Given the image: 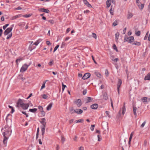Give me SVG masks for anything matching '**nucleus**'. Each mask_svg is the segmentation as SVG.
I'll use <instances>...</instances> for the list:
<instances>
[{
	"label": "nucleus",
	"mask_w": 150,
	"mask_h": 150,
	"mask_svg": "<svg viewBox=\"0 0 150 150\" xmlns=\"http://www.w3.org/2000/svg\"><path fill=\"white\" fill-rule=\"evenodd\" d=\"M1 131L3 132V135L4 138L3 142L5 146H6L7 140L11 134V129L8 125H6L4 128L1 129Z\"/></svg>",
	"instance_id": "nucleus-1"
},
{
	"label": "nucleus",
	"mask_w": 150,
	"mask_h": 150,
	"mask_svg": "<svg viewBox=\"0 0 150 150\" xmlns=\"http://www.w3.org/2000/svg\"><path fill=\"white\" fill-rule=\"evenodd\" d=\"M40 122L42 125L41 127V128L42 135V139H43L44 138V135L45 131L46 122V120L44 118L41 119Z\"/></svg>",
	"instance_id": "nucleus-2"
},
{
	"label": "nucleus",
	"mask_w": 150,
	"mask_h": 150,
	"mask_svg": "<svg viewBox=\"0 0 150 150\" xmlns=\"http://www.w3.org/2000/svg\"><path fill=\"white\" fill-rule=\"evenodd\" d=\"M134 38L133 36H130L127 37L126 36L125 37L124 42H127L129 43H132L134 41Z\"/></svg>",
	"instance_id": "nucleus-3"
},
{
	"label": "nucleus",
	"mask_w": 150,
	"mask_h": 150,
	"mask_svg": "<svg viewBox=\"0 0 150 150\" xmlns=\"http://www.w3.org/2000/svg\"><path fill=\"white\" fill-rule=\"evenodd\" d=\"M29 67V65L26 64H24L21 67L20 69V72H23L26 71Z\"/></svg>",
	"instance_id": "nucleus-4"
},
{
	"label": "nucleus",
	"mask_w": 150,
	"mask_h": 150,
	"mask_svg": "<svg viewBox=\"0 0 150 150\" xmlns=\"http://www.w3.org/2000/svg\"><path fill=\"white\" fill-rule=\"evenodd\" d=\"M122 81L120 79H119L118 80V83L117 84V90L118 94H120V88L122 84Z\"/></svg>",
	"instance_id": "nucleus-5"
},
{
	"label": "nucleus",
	"mask_w": 150,
	"mask_h": 150,
	"mask_svg": "<svg viewBox=\"0 0 150 150\" xmlns=\"http://www.w3.org/2000/svg\"><path fill=\"white\" fill-rule=\"evenodd\" d=\"M24 104L23 100L21 99H19L18 100L16 105L17 107H21V106Z\"/></svg>",
	"instance_id": "nucleus-6"
},
{
	"label": "nucleus",
	"mask_w": 150,
	"mask_h": 150,
	"mask_svg": "<svg viewBox=\"0 0 150 150\" xmlns=\"http://www.w3.org/2000/svg\"><path fill=\"white\" fill-rule=\"evenodd\" d=\"M12 28L10 27L8 28L4 31V33L5 35H6L9 33L12 30Z\"/></svg>",
	"instance_id": "nucleus-7"
},
{
	"label": "nucleus",
	"mask_w": 150,
	"mask_h": 150,
	"mask_svg": "<svg viewBox=\"0 0 150 150\" xmlns=\"http://www.w3.org/2000/svg\"><path fill=\"white\" fill-rule=\"evenodd\" d=\"M91 74L90 73H87L84 74L82 77V79L84 80L90 77Z\"/></svg>",
	"instance_id": "nucleus-8"
},
{
	"label": "nucleus",
	"mask_w": 150,
	"mask_h": 150,
	"mask_svg": "<svg viewBox=\"0 0 150 150\" xmlns=\"http://www.w3.org/2000/svg\"><path fill=\"white\" fill-rule=\"evenodd\" d=\"M126 111V108H125V106L124 105L123 107L122 108V109H121L120 111H119V114H120L121 112V111L122 112V114L123 115H124L125 113V112Z\"/></svg>",
	"instance_id": "nucleus-9"
},
{
	"label": "nucleus",
	"mask_w": 150,
	"mask_h": 150,
	"mask_svg": "<svg viewBox=\"0 0 150 150\" xmlns=\"http://www.w3.org/2000/svg\"><path fill=\"white\" fill-rule=\"evenodd\" d=\"M29 105V104H28L24 103L21 107L23 109L26 110L28 109Z\"/></svg>",
	"instance_id": "nucleus-10"
},
{
	"label": "nucleus",
	"mask_w": 150,
	"mask_h": 150,
	"mask_svg": "<svg viewBox=\"0 0 150 150\" xmlns=\"http://www.w3.org/2000/svg\"><path fill=\"white\" fill-rule=\"evenodd\" d=\"M76 104L78 107L82 105L81 100L80 99H78L75 101Z\"/></svg>",
	"instance_id": "nucleus-11"
},
{
	"label": "nucleus",
	"mask_w": 150,
	"mask_h": 150,
	"mask_svg": "<svg viewBox=\"0 0 150 150\" xmlns=\"http://www.w3.org/2000/svg\"><path fill=\"white\" fill-rule=\"evenodd\" d=\"M98 105L97 104H94L91 106V108L93 109H96L98 107Z\"/></svg>",
	"instance_id": "nucleus-12"
},
{
	"label": "nucleus",
	"mask_w": 150,
	"mask_h": 150,
	"mask_svg": "<svg viewBox=\"0 0 150 150\" xmlns=\"http://www.w3.org/2000/svg\"><path fill=\"white\" fill-rule=\"evenodd\" d=\"M74 112L77 114H81L83 112V110L81 109H77L74 110Z\"/></svg>",
	"instance_id": "nucleus-13"
},
{
	"label": "nucleus",
	"mask_w": 150,
	"mask_h": 150,
	"mask_svg": "<svg viewBox=\"0 0 150 150\" xmlns=\"http://www.w3.org/2000/svg\"><path fill=\"white\" fill-rule=\"evenodd\" d=\"M144 80H150V72L147 75L145 76Z\"/></svg>",
	"instance_id": "nucleus-14"
},
{
	"label": "nucleus",
	"mask_w": 150,
	"mask_h": 150,
	"mask_svg": "<svg viewBox=\"0 0 150 150\" xmlns=\"http://www.w3.org/2000/svg\"><path fill=\"white\" fill-rule=\"evenodd\" d=\"M83 2L85 4H86L88 7L90 8L92 7V6L86 0H84Z\"/></svg>",
	"instance_id": "nucleus-15"
},
{
	"label": "nucleus",
	"mask_w": 150,
	"mask_h": 150,
	"mask_svg": "<svg viewBox=\"0 0 150 150\" xmlns=\"http://www.w3.org/2000/svg\"><path fill=\"white\" fill-rule=\"evenodd\" d=\"M133 16V15L132 13L130 12H128V14L127 15V17L128 19H129L131 18Z\"/></svg>",
	"instance_id": "nucleus-16"
},
{
	"label": "nucleus",
	"mask_w": 150,
	"mask_h": 150,
	"mask_svg": "<svg viewBox=\"0 0 150 150\" xmlns=\"http://www.w3.org/2000/svg\"><path fill=\"white\" fill-rule=\"evenodd\" d=\"M52 105L53 103H50L47 106V110L48 111L50 110L52 107Z\"/></svg>",
	"instance_id": "nucleus-17"
},
{
	"label": "nucleus",
	"mask_w": 150,
	"mask_h": 150,
	"mask_svg": "<svg viewBox=\"0 0 150 150\" xmlns=\"http://www.w3.org/2000/svg\"><path fill=\"white\" fill-rule=\"evenodd\" d=\"M42 41V40L41 39H39L35 43H34L33 44V45H34L36 46H37Z\"/></svg>",
	"instance_id": "nucleus-18"
},
{
	"label": "nucleus",
	"mask_w": 150,
	"mask_h": 150,
	"mask_svg": "<svg viewBox=\"0 0 150 150\" xmlns=\"http://www.w3.org/2000/svg\"><path fill=\"white\" fill-rule=\"evenodd\" d=\"M120 34L119 32L116 33L115 34V39L116 41L117 42L118 39V37Z\"/></svg>",
	"instance_id": "nucleus-19"
},
{
	"label": "nucleus",
	"mask_w": 150,
	"mask_h": 150,
	"mask_svg": "<svg viewBox=\"0 0 150 150\" xmlns=\"http://www.w3.org/2000/svg\"><path fill=\"white\" fill-rule=\"evenodd\" d=\"M95 74L99 78H101V74L98 72L96 71L94 72Z\"/></svg>",
	"instance_id": "nucleus-20"
},
{
	"label": "nucleus",
	"mask_w": 150,
	"mask_h": 150,
	"mask_svg": "<svg viewBox=\"0 0 150 150\" xmlns=\"http://www.w3.org/2000/svg\"><path fill=\"white\" fill-rule=\"evenodd\" d=\"M111 0H108L106 2V4L107 5L108 8H109L111 5Z\"/></svg>",
	"instance_id": "nucleus-21"
},
{
	"label": "nucleus",
	"mask_w": 150,
	"mask_h": 150,
	"mask_svg": "<svg viewBox=\"0 0 150 150\" xmlns=\"http://www.w3.org/2000/svg\"><path fill=\"white\" fill-rule=\"evenodd\" d=\"M21 16V15L19 14L18 15H16L15 16H13L11 18V19L12 20H14L20 17Z\"/></svg>",
	"instance_id": "nucleus-22"
},
{
	"label": "nucleus",
	"mask_w": 150,
	"mask_h": 150,
	"mask_svg": "<svg viewBox=\"0 0 150 150\" xmlns=\"http://www.w3.org/2000/svg\"><path fill=\"white\" fill-rule=\"evenodd\" d=\"M40 11L46 13H48L49 12V11L48 10L44 8L40 9Z\"/></svg>",
	"instance_id": "nucleus-23"
},
{
	"label": "nucleus",
	"mask_w": 150,
	"mask_h": 150,
	"mask_svg": "<svg viewBox=\"0 0 150 150\" xmlns=\"http://www.w3.org/2000/svg\"><path fill=\"white\" fill-rule=\"evenodd\" d=\"M133 108L134 114V115L136 116L137 115H136V111H137V108L136 107L134 106H133Z\"/></svg>",
	"instance_id": "nucleus-24"
},
{
	"label": "nucleus",
	"mask_w": 150,
	"mask_h": 150,
	"mask_svg": "<svg viewBox=\"0 0 150 150\" xmlns=\"http://www.w3.org/2000/svg\"><path fill=\"white\" fill-rule=\"evenodd\" d=\"M103 98L104 99L106 100L108 99L107 94L106 93H105L103 95Z\"/></svg>",
	"instance_id": "nucleus-25"
},
{
	"label": "nucleus",
	"mask_w": 150,
	"mask_h": 150,
	"mask_svg": "<svg viewBox=\"0 0 150 150\" xmlns=\"http://www.w3.org/2000/svg\"><path fill=\"white\" fill-rule=\"evenodd\" d=\"M93 100V99L90 97H88L86 99V103H88L91 101Z\"/></svg>",
	"instance_id": "nucleus-26"
},
{
	"label": "nucleus",
	"mask_w": 150,
	"mask_h": 150,
	"mask_svg": "<svg viewBox=\"0 0 150 150\" xmlns=\"http://www.w3.org/2000/svg\"><path fill=\"white\" fill-rule=\"evenodd\" d=\"M37 110V108L30 109H29V111L35 113Z\"/></svg>",
	"instance_id": "nucleus-27"
},
{
	"label": "nucleus",
	"mask_w": 150,
	"mask_h": 150,
	"mask_svg": "<svg viewBox=\"0 0 150 150\" xmlns=\"http://www.w3.org/2000/svg\"><path fill=\"white\" fill-rule=\"evenodd\" d=\"M23 59V58H19L16 60V62L17 65L18 64V62H20Z\"/></svg>",
	"instance_id": "nucleus-28"
},
{
	"label": "nucleus",
	"mask_w": 150,
	"mask_h": 150,
	"mask_svg": "<svg viewBox=\"0 0 150 150\" xmlns=\"http://www.w3.org/2000/svg\"><path fill=\"white\" fill-rule=\"evenodd\" d=\"M11 115L10 114H8L6 116V121H7L8 119H11Z\"/></svg>",
	"instance_id": "nucleus-29"
},
{
	"label": "nucleus",
	"mask_w": 150,
	"mask_h": 150,
	"mask_svg": "<svg viewBox=\"0 0 150 150\" xmlns=\"http://www.w3.org/2000/svg\"><path fill=\"white\" fill-rule=\"evenodd\" d=\"M83 121V120L82 119H80L78 120H76L75 122L76 123H78L79 122H81Z\"/></svg>",
	"instance_id": "nucleus-30"
},
{
	"label": "nucleus",
	"mask_w": 150,
	"mask_h": 150,
	"mask_svg": "<svg viewBox=\"0 0 150 150\" xmlns=\"http://www.w3.org/2000/svg\"><path fill=\"white\" fill-rule=\"evenodd\" d=\"M31 15H32L31 14H26V15H23V17L26 18H28V17H30Z\"/></svg>",
	"instance_id": "nucleus-31"
},
{
	"label": "nucleus",
	"mask_w": 150,
	"mask_h": 150,
	"mask_svg": "<svg viewBox=\"0 0 150 150\" xmlns=\"http://www.w3.org/2000/svg\"><path fill=\"white\" fill-rule=\"evenodd\" d=\"M45 82H43L42 83V85L41 86V88L40 89V90L41 91L42 89L44 88L45 87Z\"/></svg>",
	"instance_id": "nucleus-32"
},
{
	"label": "nucleus",
	"mask_w": 150,
	"mask_h": 150,
	"mask_svg": "<svg viewBox=\"0 0 150 150\" xmlns=\"http://www.w3.org/2000/svg\"><path fill=\"white\" fill-rule=\"evenodd\" d=\"M147 98L146 97H144L142 99V100L143 102H146L147 100Z\"/></svg>",
	"instance_id": "nucleus-33"
},
{
	"label": "nucleus",
	"mask_w": 150,
	"mask_h": 150,
	"mask_svg": "<svg viewBox=\"0 0 150 150\" xmlns=\"http://www.w3.org/2000/svg\"><path fill=\"white\" fill-rule=\"evenodd\" d=\"M132 44L139 46L141 44L139 42H134Z\"/></svg>",
	"instance_id": "nucleus-34"
},
{
	"label": "nucleus",
	"mask_w": 150,
	"mask_h": 150,
	"mask_svg": "<svg viewBox=\"0 0 150 150\" xmlns=\"http://www.w3.org/2000/svg\"><path fill=\"white\" fill-rule=\"evenodd\" d=\"M110 13L112 15H113V10L112 9V6H111V8L110 9Z\"/></svg>",
	"instance_id": "nucleus-35"
},
{
	"label": "nucleus",
	"mask_w": 150,
	"mask_h": 150,
	"mask_svg": "<svg viewBox=\"0 0 150 150\" xmlns=\"http://www.w3.org/2000/svg\"><path fill=\"white\" fill-rule=\"evenodd\" d=\"M113 49L115 50L116 51H118V50L117 49L116 45L115 44H114L113 45Z\"/></svg>",
	"instance_id": "nucleus-36"
},
{
	"label": "nucleus",
	"mask_w": 150,
	"mask_h": 150,
	"mask_svg": "<svg viewBox=\"0 0 150 150\" xmlns=\"http://www.w3.org/2000/svg\"><path fill=\"white\" fill-rule=\"evenodd\" d=\"M141 32L139 31H138L135 33V34L136 35L139 36L140 35Z\"/></svg>",
	"instance_id": "nucleus-37"
},
{
	"label": "nucleus",
	"mask_w": 150,
	"mask_h": 150,
	"mask_svg": "<svg viewBox=\"0 0 150 150\" xmlns=\"http://www.w3.org/2000/svg\"><path fill=\"white\" fill-rule=\"evenodd\" d=\"M59 47V45H57L54 48L53 52H54L57 49V48Z\"/></svg>",
	"instance_id": "nucleus-38"
},
{
	"label": "nucleus",
	"mask_w": 150,
	"mask_h": 150,
	"mask_svg": "<svg viewBox=\"0 0 150 150\" xmlns=\"http://www.w3.org/2000/svg\"><path fill=\"white\" fill-rule=\"evenodd\" d=\"M144 4H141L140 6V7H139V8L140 9H142L144 7Z\"/></svg>",
	"instance_id": "nucleus-39"
},
{
	"label": "nucleus",
	"mask_w": 150,
	"mask_h": 150,
	"mask_svg": "<svg viewBox=\"0 0 150 150\" xmlns=\"http://www.w3.org/2000/svg\"><path fill=\"white\" fill-rule=\"evenodd\" d=\"M12 35V33H11L9 34L7 36L6 38V39H8L10 38H11Z\"/></svg>",
	"instance_id": "nucleus-40"
},
{
	"label": "nucleus",
	"mask_w": 150,
	"mask_h": 150,
	"mask_svg": "<svg viewBox=\"0 0 150 150\" xmlns=\"http://www.w3.org/2000/svg\"><path fill=\"white\" fill-rule=\"evenodd\" d=\"M8 25H9L8 24H6L5 25H4L3 27V28L4 29V30H5L6 29V28Z\"/></svg>",
	"instance_id": "nucleus-41"
},
{
	"label": "nucleus",
	"mask_w": 150,
	"mask_h": 150,
	"mask_svg": "<svg viewBox=\"0 0 150 150\" xmlns=\"http://www.w3.org/2000/svg\"><path fill=\"white\" fill-rule=\"evenodd\" d=\"M105 73L106 76H108L109 74L108 72L107 69H106L105 71Z\"/></svg>",
	"instance_id": "nucleus-42"
},
{
	"label": "nucleus",
	"mask_w": 150,
	"mask_h": 150,
	"mask_svg": "<svg viewBox=\"0 0 150 150\" xmlns=\"http://www.w3.org/2000/svg\"><path fill=\"white\" fill-rule=\"evenodd\" d=\"M61 141H62L63 143H64V142L65 141V138L63 136L61 137Z\"/></svg>",
	"instance_id": "nucleus-43"
},
{
	"label": "nucleus",
	"mask_w": 150,
	"mask_h": 150,
	"mask_svg": "<svg viewBox=\"0 0 150 150\" xmlns=\"http://www.w3.org/2000/svg\"><path fill=\"white\" fill-rule=\"evenodd\" d=\"M105 113L107 115V116H108L109 118L110 117V116L109 115V112L108 111H106L105 112Z\"/></svg>",
	"instance_id": "nucleus-44"
},
{
	"label": "nucleus",
	"mask_w": 150,
	"mask_h": 150,
	"mask_svg": "<svg viewBox=\"0 0 150 150\" xmlns=\"http://www.w3.org/2000/svg\"><path fill=\"white\" fill-rule=\"evenodd\" d=\"M148 33H149V32H147V33H146V34L145 36V37L144 38V40H146L147 39V37L148 35Z\"/></svg>",
	"instance_id": "nucleus-45"
},
{
	"label": "nucleus",
	"mask_w": 150,
	"mask_h": 150,
	"mask_svg": "<svg viewBox=\"0 0 150 150\" xmlns=\"http://www.w3.org/2000/svg\"><path fill=\"white\" fill-rule=\"evenodd\" d=\"M92 36L95 39H96L97 37L96 34L95 33H93L92 34Z\"/></svg>",
	"instance_id": "nucleus-46"
},
{
	"label": "nucleus",
	"mask_w": 150,
	"mask_h": 150,
	"mask_svg": "<svg viewBox=\"0 0 150 150\" xmlns=\"http://www.w3.org/2000/svg\"><path fill=\"white\" fill-rule=\"evenodd\" d=\"M146 123V122L145 121H144L142 124L141 125V127L142 128L145 125Z\"/></svg>",
	"instance_id": "nucleus-47"
},
{
	"label": "nucleus",
	"mask_w": 150,
	"mask_h": 150,
	"mask_svg": "<svg viewBox=\"0 0 150 150\" xmlns=\"http://www.w3.org/2000/svg\"><path fill=\"white\" fill-rule=\"evenodd\" d=\"M48 21L51 24H54V21L52 20H50Z\"/></svg>",
	"instance_id": "nucleus-48"
},
{
	"label": "nucleus",
	"mask_w": 150,
	"mask_h": 150,
	"mask_svg": "<svg viewBox=\"0 0 150 150\" xmlns=\"http://www.w3.org/2000/svg\"><path fill=\"white\" fill-rule=\"evenodd\" d=\"M95 127L94 125H92L91 127V131H93L94 129V127Z\"/></svg>",
	"instance_id": "nucleus-49"
},
{
	"label": "nucleus",
	"mask_w": 150,
	"mask_h": 150,
	"mask_svg": "<svg viewBox=\"0 0 150 150\" xmlns=\"http://www.w3.org/2000/svg\"><path fill=\"white\" fill-rule=\"evenodd\" d=\"M38 109L40 110V111L43 110L42 107L41 106H38Z\"/></svg>",
	"instance_id": "nucleus-50"
},
{
	"label": "nucleus",
	"mask_w": 150,
	"mask_h": 150,
	"mask_svg": "<svg viewBox=\"0 0 150 150\" xmlns=\"http://www.w3.org/2000/svg\"><path fill=\"white\" fill-rule=\"evenodd\" d=\"M41 112V114L42 116H44L45 115V112L43 111V110H42V111H40Z\"/></svg>",
	"instance_id": "nucleus-51"
},
{
	"label": "nucleus",
	"mask_w": 150,
	"mask_h": 150,
	"mask_svg": "<svg viewBox=\"0 0 150 150\" xmlns=\"http://www.w3.org/2000/svg\"><path fill=\"white\" fill-rule=\"evenodd\" d=\"M100 136L99 135H97L98 139V141H100L102 139L101 138H100Z\"/></svg>",
	"instance_id": "nucleus-52"
},
{
	"label": "nucleus",
	"mask_w": 150,
	"mask_h": 150,
	"mask_svg": "<svg viewBox=\"0 0 150 150\" xmlns=\"http://www.w3.org/2000/svg\"><path fill=\"white\" fill-rule=\"evenodd\" d=\"M117 25V22L116 21H114L113 23V25L114 26H115Z\"/></svg>",
	"instance_id": "nucleus-53"
},
{
	"label": "nucleus",
	"mask_w": 150,
	"mask_h": 150,
	"mask_svg": "<svg viewBox=\"0 0 150 150\" xmlns=\"http://www.w3.org/2000/svg\"><path fill=\"white\" fill-rule=\"evenodd\" d=\"M47 96L46 94H44L42 96V98L44 99H46L47 98Z\"/></svg>",
	"instance_id": "nucleus-54"
},
{
	"label": "nucleus",
	"mask_w": 150,
	"mask_h": 150,
	"mask_svg": "<svg viewBox=\"0 0 150 150\" xmlns=\"http://www.w3.org/2000/svg\"><path fill=\"white\" fill-rule=\"evenodd\" d=\"M87 92V91L86 89H85L83 90V95H85Z\"/></svg>",
	"instance_id": "nucleus-55"
},
{
	"label": "nucleus",
	"mask_w": 150,
	"mask_h": 150,
	"mask_svg": "<svg viewBox=\"0 0 150 150\" xmlns=\"http://www.w3.org/2000/svg\"><path fill=\"white\" fill-rule=\"evenodd\" d=\"M22 112L23 114L25 115L26 117H28V115L26 114V112H25L22 111Z\"/></svg>",
	"instance_id": "nucleus-56"
},
{
	"label": "nucleus",
	"mask_w": 150,
	"mask_h": 150,
	"mask_svg": "<svg viewBox=\"0 0 150 150\" xmlns=\"http://www.w3.org/2000/svg\"><path fill=\"white\" fill-rule=\"evenodd\" d=\"M132 137H130L129 138V141H128V144L129 145L130 144V142H131V140L132 139Z\"/></svg>",
	"instance_id": "nucleus-57"
},
{
	"label": "nucleus",
	"mask_w": 150,
	"mask_h": 150,
	"mask_svg": "<svg viewBox=\"0 0 150 150\" xmlns=\"http://www.w3.org/2000/svg\"><path fill=\"white\" fill-rule=\"evenodd\" d=\"M46 44L48 45H50L51 44L50 42L49 41H46Z\"/></svg>",
	"instance_id": "nucleus-58"
},
{
	"label": "nucleus",
	"mask_w": 150,
	"mask_h": 150,
	"mask_svg": "<svg viewBox=\"0 0 150 150\" xmlns=\"http://www.w3.org/2000/svg\"><path fill=\"white\" fill-rule=\"evenodd\" d=\"M65 45V43L64 42H62V45L61 46V48H62L63 47V46H64Z\"/></svg>",
	"instance_id": "nucleus-59"
},
{
	"label": "nucleus",
	"mask_w": 150,
	"mask_h": 150,
	"mask_svg": "<svg viewBox=\"0 0 150 150\" xmlns=\"http://www.w3.org/2000/svg\"><path fill=\"white\" fill-rule=\"evenodd\" d=\"M89 11L88 10H86L84 11V13H87L89 12Z\"/></svg>",
	"instance_id": "nucleus-60"
},
{
	"label": "nucleus",
	"mask_w": 150,
	"mask_h": 150,
	"mask_svg": "<svg viewBox=\"0 0 150 150\" xmlns=\"http://www.w3.org/2000/svg\"><path fill=\"white\" fill-rule=\"evenodd\" d=\"M53 63V61H50L49 63V64L50 66H51L52 64Z\"/></svg>",
	"instance_id": "nucleus-61"
},
{
	"label": "nucleus",
	"mask_w": 150,
	"mask_h": 150,
	"mask_svg": "<svg viewBox=\"0 0 150 150\" xmlns=\"http://www.w3.org/2000/svg\"><path fill=\"white\" fill-rule=\"evenodd\" d=\"M70 111L71 112H72V113H73L75 112H74V110H73V109L72 108H71L70 109Z\"/></svg>",
	"instance_id": "nucleus-62"
},
{
	"label": "nucleus",
	"mask_w": 150,
	"mask_h": 150,
	"mask_svg": "<svg viewBox=\"0 0 150 150\" xmlns=\"http://www.w3.org/2000/svg\"><path fill=\"white\" fill-rule=\"evenodd\" d=\"M15 9L16 10H21L22 9V8L20 6H18L17 8H15Z\"/></svg>",
	"instance_id": "nucleus-63"
},
{
	"label": "nucleus",
	"mask_w": 150,
	"mask_h": 150,
	"mask_svg": "<svg viewBox=\"0 0 150 150\" xmlns=\"http://www.w3.org/2000/svg\"><path fill=\"white\" fill-rule=\"evenodd\" d=\"M79 150H84V148L82 146H81L79 148Z\"/></svg>",
	"instance_id": "nucleus-64"
}]
</instances>
